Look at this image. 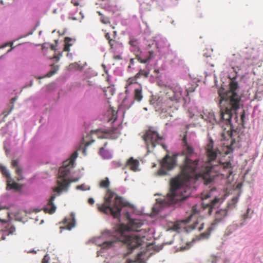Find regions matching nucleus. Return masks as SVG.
<instances>
[{
	"label": "nucleus",
	"instance_id": "nucleus-42",
	"mask_svg": "<svg viewBox=\"0 0 263 263\" xmlns=\"http://www.w3.org/2000/svg\"><path fill=\"white\" fill-rule=\"evenodd\" d=\"M88 202L89 204L92 205L94 203L95 201L93 198H89L88 200Z\"/></svg>",
	"mask_w": 263,
	"mask_h": 263
},
{
	"label": "nucleus",
	"instance_id": "nucleus-14",
	"mask_svg": "<svg viewBox=\"0 0 263 263\" xmlns=\"http://www.w3.org/2000/svg\"><path fill=\"white\" fill-rule=\"evenodd\" d=\"M205 151L207 157L209 161L215 160L217 156V154L219 153V151L214 148V141L210 138L208 143L205 146Z\"/></svg>",
	"mask_w": 263,
	"mask_h": 263
},
{
	"label": "nucleus",
	"instance_id": "nucleus-12",
	"mask_svg": "<svg viewBox=\"0 0 263 263\" xmlns=\"http://www.w3.org/2000/svg\"><path fill=\"white\" fill-rule=\"evenodd\" d=\"M161 165V168L158 171V174L159 175H166L167 173L166 171L164 170H170L174 167L175 165V158L167 155L163 159Z\"/></svg>",
	"mask_w": 263,
	"mask_h": 263
},
{
	"label": "nucleus",
	"instance_id": "nucleus-52",
	"mask_svg": "<svg viewBox=\"0 0 263 263\" xmlns=\"http://www.w3.org/2000/svg\"><path fill=\"white\" fill-rule=\"evenodd\" d=\"M7 45H11V46H12V43H8V44H6L5 46H3L2 48H3L4 47H5V46H6Z\"/></svg>",
	"mask_w": 263,
	"mask_h": 263
},
{
	"label": "nucleus",
	"instance_id": "nucleus-13",
	"mask_svg": "<svg viewBox=\"0 0 263 263\" xmlns=\"http://www.w3.org/2000/svg\"><path fill=\"white\" fill-rule=\"evenodd\" d=\"M166 98L171 101L178 102L182 97V89L179 86H175L166 94Z\"/></svg>",
	"mask_w": 263,
	"mask_h": 263
},
{
	"label": "nucleus",
	"instance_id": "nucleus-28",
	"mask_svg": "<svg viewBox=\"0 0 263 263\" xmlns=\"http://www.w3.org/2000/svg\"><path fill=\"white\" fill-rule=\"evenodd\" d=\"M22 172L23 170L21 167L19 166L15 168V173L17 175L16 179L18 181L22 180L23 179Z\"/></svg>",
	"mask_w": 263,
	"mask_h": 263
},
{
	"label": "nucleus",
	"instance_id": "nucleus-59",
	"mask_svg": "<svg viewBox=\"0 0 263 263\" xmlns=\"http://www.w3.org/2000/svg\"><path fill=\"white\" fill-rule=\"evenodd\" d=\"M114 33L115 34H116V31H114Z\"/></svg>",
	"mask_w": 263,
	"mask_h": 263
},
{
	"label": "nucleus",
	"instance_id": "nucleus-4",
	"mask_svg": "<svg viewBox=\"0 0 263 263\" xmlns=\"http://www.w3.org/2000/svg\"><path fill=\"white\" fill-rule=\"evenodd\" d=\"M115 195V193L108 190L104 198V202L98 206V210L106 214L111 215L114 218H118L120 216L122 209L127 206V203L118 195H116L112 202V199Z\"/></svg>",
	"mask_w": 263,
	"mask_h": 263
},
{
	"label": "nucleus",
	"instance_id": "nucleus-19",
	"mask_svg": "<svg viewBox=\"0 0 263 263\" xmlns=\"http://www.w3.org/2000/svg\"><path fill=\"white\" fill-rule=\"evenodd\" d=\"M4 235L8 236L13 235L15 232V228L11 223H8L3 230Z\"/></svg>",
	"mask_w": 263,
	"mask_h": 263
},
{
	"label": "nucleus",
	"instance_id": "nucleus-21",
	"mask_svg": "<svg viewBox=\"0 0 263 263\" xmlns=\"http://www.w3.org/2000/svg\"><path fill=\"white\" fill-rule=\"evenodd\" d=\"M149 74V71L148 70L140 69L136 75V78H138L139 79L141 77H143L144 78H148Z\"/></svg>",
	"mask_w": 263,
	"mask_h": 263
},
{
	"label": "nucleus",
	"instance_id": "nucleus-23",
	"mask_svg": "<svg viewBox=\"0 0 263 263\" xmlns=\"http://www.w3.org/2000/svg\"><path fill=\"white\" fill-rule=\"evenodd\" d=\"M230 138H232V132L230 133ZM231 144L227 146V150L225 152V154L226 155H228L229 154L232 153L233 151V145L235 143V141L234 139H231Z\"/></svg>",
	"mask_w": 263,
	"mask_h": 263
},
{
	"label": "nucleus",
	"instance_id": "nucleus-50",
	"mask_svg": "<svg viewBox=\"0 0 263 263\" xmlns=\"http://www.w3.org/2000/svg\"><path fill=\"white\" fill-rule=\"evenodd\" d=\"M16 100V98H13L12 99H11V103H13V102Z\"/></svg>",
	"mask_w": 263,
	"mask_h": 263
},
{
	"label": "nucleus",
	"instance_id": "nucleus-35",
	"mask_svg": "<svg viewBox=\"0 0 263 263\" xmlns=\"http://www.w3.org/2000/svg\"><path fill=\"white\" fill-rule=\"evenodd\" d=\"M245 111L244 110H243L242 112L241 113L240 115V124H243L244 121H245Z\"/></svg>",
	"mask_w": 263,
	"mask_h": 263
},
{
	"label": "nucleus",
	"instance_id": "nucleus-56",
	"mask_svg": "<svg viewBox=\"0 0 263 263\" xmlns=\"http://www.w3.org/2000/svg\"><path fill=\"white\" fill-rule=\"evenodd\" d=\"M185 92L187 93V95H188L189 92H188V91H187V90H185Z\"/></svg>",
	"mask_w": 263,
	"mask_h": 263
},
{
	"label": "nucleus",
	"instance_id": "nucleus-31",
	"mask_svg": "<svg viewBox=\"0 0 263 263\" xmlns=\"http://www.w3.org/2000/svg\"><path fill=\"white\" fill-rule=\"evenodd\" d=\"M58 69V67H54V69H52V70H50L45 76L42 77H39V78H38V79H42V78H46V77H50L53 74H54L55 73H56V72L57 71Z\"/></svg>",
	"mask_w": 263,
	"mask_h": 263
},
{
	"label": "nucleus",
	"instance_id": "nucleus-22",
	"mask_svg": "<svg viewBox=\"0 0 263 263\" xmlns=\"http://www.w3.org/2000/svg\"><path fill=\"white\" fill-rule=\"evenodd\" d=\"M167 42L164 39H160L156 43V46L158 49H162L167 46Z\"/></svg>",
	"mask_w": 263,
	"mask_h": 263
},
{
	"label": "nucleus",
	"instance_id": "nucleus-33",
	"mask_svg": "<svg viewBox=\"0 0 263 263\" xmlns=\"http://www.w3.org/2000/svg\"><path fill=\"white\" fill-rule=\"evenodd\" d=\"M199 206L197 204H195L193 206L192 208V215H195L199 213Z\"/></svg>",
	"mask_w": 263,
	"mask_h": 263
},
{
	"label": "nucleus",
	"instance_id": "nucleus-48",
	"mask_svg": "<svg viewBox=\"0 0 263 263\" xmlns=\"http://www.w3.org/2000/svg\"><path fill=\"white\" fill-rule=\"evenodd\" d=\"M107 233V232H104L102 234L101 236L100 237V238L104 239L105 237V235H106Z\"/></svg>",
	"mask_w": 263,
	"mask_h": 263
},
{
	"label": "nucleus",
	"instance_id": "nucleus-47",
	"mask_svg": "<svg viewBox=\"0 0 263 263\" xmlns=\"http://www.w3.org/2000/svg\"><path fill=\"white\" fill-rule=\"evenodd\" d=\"M12 108H13V106L11 107V108H10V109L9 110V111L8 112H6L5 111L4 112V114H5V116H7L11 111Z\"/></svg>",
	"mask_w": 263,
	"mask_h": 263
},
{
	"label": "nucleus",
	"instance_id": "nucleus-43",
	"mask_svg": "<svg viewBox=\"0 0 263 263\" xmlns=\"http://www.w3.org/2000/svg\"><path fill=\"white\" fill-rule=\"evenodd\" d=\"M217 260V258L215 256H211V261L212 263H215Z\"/></svg>",
	"mask_w": 263,
	"mask_h": 263
},
{
	"label": "nucleus",
	"instance_id": "nucleus-45",
	"mask_svg": "<svg viewBox=\"0 0 263 263\" xmlns=\"http://www.w3.org/2000/svg\"><path fill=\"white\" fill-rule=\"evenodd\" d=\"M71 40H71V39H70V38H69V37H65V42L66 43H69V42L70 41H71Z\"/></svg>",
	"mask_w": 263,
	"mask_h": 263
},
{
	"label": "nucleus",
	"instance_id": "nucleus-3",
	"mask_svg": "<svg viewBox=\"0 0 263 263\" xmlns=\"http://www.w3.org/2000/svg\"><path fill=\"white\" fill-rule=\"evenodd\" d=\"M143 225L142 222L139 219H130L127 225L121 224L118 229L120 236L119 241L126 244L128 249L132 253L133 250L142 245V237L135 233H130L129 231L139 232Z\"/></svg>",
	"mask_w": 263,
	"mask_h": 263
},
{
	"label": "nucleus",
	"instance_id": "nucleus-32",
	"mask_svg": "<svg viewBox=\"0 0 263 263\" xmlns=\"http://www.w3.org/2000/svg\"><path fill=\"white\" fill-rule=\"evenodd\" d=\"M99 15H101V21L102 23L104 24L110 23L109 19L107 17L103 16L100 13H99Z\"/></svg>",
	"mask_w": 263,
	"mask_h": 263
},
{
	"label": "nucleus",
	"instance_id": "nucleus-15",
	"mask_svg": "<svg viewBox=\"0 0 263 263\" xmlns=\"http://www.w3.org/2000/svg\"><path fill=\"white\" fill-rule=\"evenodd\" d=\"M200 116L203 119L210 123L212 125L216 123H219L218 120L216 119L214 114L213 111L203 112V114L201 115Z\"/></svg>",
	"mask_w": 263,
	"mask_h": 263
},
{
	"label": "nucleus",
	"instance_id": "nucleus-24",
	"mask_svg": "<svg viewBox=\"0 0 263 263\" xmlns=\"http://www.w3.org/2000/svg\"><path fill=\"white\" fill-rule=\"evenodd\" d=\"M114 243V241L104 240L101 243L98 244V245L101 246L103 249H107L111 247Z\"/></svg>",
	"mask_w": 263,
	"mask_h": 263
},
{
	"label": "nucleus",
	"instance_id": "nucleus-46",
	"mask_svg": "<svg viewBox=\"0 0 263 263\" xmlns=\"http://www.w3.org/2000/svg\"><path fill=\"white\" fill-rule=\"evenodd\" d=\"M134 59H131L130 60V64H129V65L128 66V67H129V68H130V67H131V65H132V64H134Z\"/></svg>",
	"mask_w": 263,
	"mask_h": 263
},
{
	"label": "nucleus",
	"instance_id": "nucleus-39",
	"mask_svg": "<svg viewBox=\"0 0 263 263\" xmlns=\"http://www.w3.org/2000/svg\"><path fill=\"white\" fill-rule=\"evenodd\" d=\"M49 260V257L48 256V255H45L43 259H42V263H48Z\"/></svg>",
	"mask_w": 263,
	"mask_h": 263
},
{
	"label": "nucleus",
	"instance_id": "nucleus-17",
	"mask_svg": "<svg viewBox=\"0 0 263 263\" xmlns=\"http://www.w3.org/2000/svg\"><path fill=\"white\" fill-rule=\"evenodd\" d=\"M139 165V162L138 160L134 159L133 157H130L127 161L126 165L131 170L136 172L138 169Z\"/></svg>",
	"mask_w": 263,
	"mask_h": 263
},
{
	"label": "nucleus",
	"instance_id": "nucleus-5",
	"mask_svg": "<svg viewBox=\"0 0 263 263\" xmlns=\"http://www.w3.org/2000/svg\"><path fill=\"white\" fill-rule=\"evenodd\" d=\"M238 88V83L234 81H231L230 83V89L228 91L223 95L219 93L220 97V103L221 104L224 101L228 102L232 108L239 109L241 98L236 92Z\"/></svg>",
	"mask_w": 263,
	"mask_h": 263
},
{
	"label": "nucleus",
	"instance_id": "nucleus-49",
	"mask_svg": "<svg viewBox=\"0 0 263 263\" xmlns=\"http://www.w3.org/2000/svg\"><path fill=\"white\" fill-rule=\"evenodd\" d=\"M50 48H51V50H55V46L53 45H51L50 46Z\"/></svg>",
	"mask_w": 263,
	"mask_h": 263
},
{
	"label": "nucleus",
	"instance_id": "nucleus-27",
	"mask_svg": "<svg viewBox=\"0 0 263 263\" xmlns=\"http://www.w3.org/2000/svg\"><path fill=\"white\" fill-rule=\"evenodd\" d=\"M232 159H230L229 160L224 162H222L221 161H219V163L224 169L232 168Z\"/></svg>",
	"mask_w": 263,
	"mask_h": 263
},
{
	"label": "nucleus",
	"instance_id": "nucleus-34",
	"mask_svg": "<svg viewBox=\"0 0 263 263\" xmlns=\"http://www.w3.org/2000/svg\"><path fill=\"white\" fill-rule=\"evenodd\" d=\"M76 189L77 190H82V191H85V190L89 189L88 187H87L84 184H82V185H78V186H77Z\"/></svg>",
	"mask_w": 263,
	"mask_h": 263
},
{
	"label": "nucleus",
	"instance_id": "nucleus-53",
	"mask_svg": "<svg viewBox=\"0 0 263 263\" xmlns=\"http://www.w3.org/2000/svg\"><path fill=\"white\" fill-rule=\"evenodd\" d=\"M232 171H230V172H229V175H231L232 174Z\"/></svg>",
	"mask_w": 263,
	"mask_h": 263
},
{
	"label": "nucleus",
	"instance_id": "nucleus-2",
	"mask_svg": "<svg viewBox=\"0 0 263 263\" xmlns=\"http://www.w3.org/2000/svg\"><path fill=\"white\" fill-rule=\"evenodd\" d=\"M77 157L78 153L74 152L69 159L63 162V166L60 167L57 181V186L53 188V191L54 193L51 196L46 206L44 209L45 212L49 214L54 213L56 210V206L53 201L56 197L59 196L62 192L67 191L71 182H77L79 180V178L69 179L68 177L70 170L73 167L74 161Z\"/></svg>",
	"mask_w": 263,
	"mask_h": 263
},
{
	"label": "nucleus",
	"instance_id": "nucleus-25",
	"mask_svg": "<svg viewBox=\"0 0 263 263\" xmlns=\"http://www.w3.org/2000/svg\"><path fill=\"white\" fill-rule=\"evenodd\" d=\"M138 79V78H136V75L134 77L129 78L126 81V86H128L134 84H137V80Z\"/></svg>",
	"mask_w": 263,
	"mask_h": 263
},
{
	"label": "nucleus",
	"instance_id": "nucleus-18",
	"mask_svg": "<svg viewBox=\"0 0 263 263\" xmlns=\"http://www.w3.org/2000/svg\"><path fill=\"white\" fill-rule=\"evenodd\" d=\"M134 99L140 102L143 98L142 94V87L141 84L138 88L135 89L134 91Z\"/></svg>",
	"mask_w": 263,
	"mask_h": 263
},
{
	"label": "nucleus",
	"instance_id": "nucleus-6",
	"mask_svg": "<svg viewBox=\"0 0 263 263\" xmlns=\"http://www.w3.org/2000/svg\"><path fill=\"white\" fill-rule=\"evenodd\" d=\"M144 140L147 146L148 152H151L157 145L160 144L163 148L165 146L163 144V138L153 127L149 128L144 135Z\"/></svg>",
	"mask_w": 263,
	"mask_h": 263
},
{
	"label": "nucleus",
	"instance_id": "nucleus-10",
	"mask_svg": "<svg viewBox=\"0 0 263 263\" xmlns=\"http://www.w3.org/2000/svg\"><path fill=\"white\" fill-rule=\"evenodd\" d=\"M211 197V192L202 194L201 199L202 200V205L203 209H208V214L211 215L213 209L218 208L221 203L220 199L218 197H215L209 202L206 200Z\"/></svg>",
	"mask_w": 263,
	"mask_h": 263
},
{
	"label": "nucleus",
	"instance_id": "nucleus-1",
	"mask_svg": "<svg viewBox=\"0 0 263 263\" xmlns=\"http://www.w3.org/2000/svg\"><path fill=\"white\" fill-rule=\"evenodd\" d=\"M182 154L185 157L183 164L181 166L180 175L171 181L170 191L164 200L168 205L184 200L189 197V194H186L183 185L190 180H196L201 177L205 181L206 184L212 181L210 175V167L205 166L203 172L198 170L199 164V159L197 158V154L195 152L194 148L187 143L186 136L182 139Z\"/></svg>",
	"mask_w": 263,
	"mask_h": 263
},
{
	"label": "nucleus",
	"instance_id": "nucleus-20",
	"mask_svg": "<svg viewBox=\"0 0 263 263\" xmlns=\"http://www.w3.org/2000/svg\"><path fill=\"white\" fill-rule=\"evenodd\" d=\"M99 154L104 159H108L112 157L111 153L109 151L105 149L104 147H102L100 148Z\"/></svg>",
	"mask_w": 263,
	"mask_h": 263
},
{
	"label": "nucleus",
	"instance_id": "nucleus-58",
	"mask_svg": "<svg viewBox=\"0 0 263 263\" xmlns=\"http://www.w3.org/2000/svg\"><path fill=\"white\" fill-rule=\"evenodd\" d=\"M106 144H107V143H105V144H104V146H105L106 145Z\"/></svg>",
	"mask_w": 263,
	"mask_h": 263
},
{
	"label": "nucleus",
	"instance_id": "nucleus-16",
	"mask_svg": "<svg viewBox=\"0 0 263 263\" xmlns=\"http://www.w3.org/2000/svg\"><path fill=\"white\" fill-rule=\"evenodd\" d=\"M63 223L65 224V226L63 227H60L61 233L62 232L63 229L70 230L72 228H73L75 226V220L74 218L72 217L68 218H65L63 220Z\"/></svg>",
	"mask_w": 263,
	"mask_h": 263
},
{
	"label": "nucleus",
	"instance_id": "nucleus-57",
	"mask_svg": "<svg viewBox=\"0 0 263 263\" xmlns=\"http://www.w3.org/2000/svg\"><path fill=\"white\" fill-rule=\"evenodd\" d=\"M3 208H1V206H0V210L3 209Z\"/></svg>",
	"mask_w": 263,
	"mask_h": 263
},
{
	"label": "nucleus",
	"instance_id": "nucleus-38",
	"mask_svg": "<svg viewBox=\"0 0 263 263\" xmlns=\"http://www.w3.org/2000/svg\"><path fill=\"white\" fill-rule=\"evenodd\" d=\"M108 42L110 47V48L113 49L114 43H115L116 42V41L115 40L111 39Z\"/></svg>",
	"mask_w": 263,
	"mask_h": 263
},
{
	"label": "nucleus",
	"instance_id": "nucleus-51",
	"mask_svg": "<svg viewBox=\"0 0 263 263\" xmlns=\"http://www.w3.org/2000/svg\"><path fill=\"white\" fill-rule=\"evenodd\" d=\"M234 120L236 121V122H238V117H237V116H235Z\"/></svg>",
	"mask_w": 263,
	"mask_h": 263
},
{
	"label": "nucleus",
	"instance_id": "nucleus-55",
	"mask_svg": "<svg viewBox=\"0 0 263 263\" xmlns=\"http://www.w3.org/2000/svg\"><path fill=\"white\" fill-rule=\"evenodd\" d=\"M202 228H203L202 227H200V228H199V230L200 231V230H201L202 229Z\"/></svg>",
	"mask_w": 263,
	"mask_h": 263
},
{
	"label": "nucleus",
	"instance_id": "nucleus-26",
	"mask_svg": "<svg viewBox=\"0 0 263 263\" xmlns=\"http://www.w3.org/2000/svg\"><path fill=\"white\" fill-rule=\"evenodd\" d=\"M8 186H9L10 189H15L16 190H20L22 187V186L17 183L15 182L10 183V181H8Z\"/></svg>",
	"mask_w": 263,
	"mask_h": 263
},
{
	"label": "nucleus",
	"instance_id": "nucleus-60",
	"mask_svg": "<svg viewBox=\"0 0 263 263\" xmlns=\"http://www.w3.org/2000/svg\"><path fill=\"white\" fill-rule=\"evenodd\" d=\"M0 221H1V219H0Z\"/></svg>",
	"mask_w": 263,
	"mask_h": 263
},
{
	"label": "nucleus",
	"instance_id": "nucleus-9",
	"mask_svg": "<svg viewBox=\"0 0 263 263\" xmlns=\"http://www.w3.org/2000/svg\"><path fill=\"white\" fill-rule=\"evenodd\" d=\"M228 215V210L227 209H220L216 212L214 215V219L212 222L211 226L208 228L207 231L201 234V236L204 238H208L215 227L220 222L223 221Z\"/></svg>",
	"mask_w": 263,
	"mask_h": 263
},
{
	"label": "nucleus",
	"instance_id": "nucleus-30",
	"mask_svg": "<svg viewBox=\"0 0 263 263\" xmlns=\"http://www.w3.org/2000/svg\"><path fill=\"white\" fill-rule=\"evenodd\" d=\"M0 171L1 172L2 174L7 178H10L11 177L10 174L6 167L4 166H0Z\"/></svg>",
	"mask_w": 263,
	"mask_h": 263
},
{
	"label": "nucleus",
	"instance_id": "nucleus-7",
	"mask_svg": "<svg viewBox=\"0 0 263 263\" xmlns=\"http://www.w3.org/2000/svg\"><path fill=\"white\" fill-rule=\"evenodd\" d=\"M91 135H95L98 138H105L115 139L120 135L118 129L112 128L108 130L101 131L100 130L96 131H91V134L88 135L85 138H83V143L85 146H88L94 142V140L88 141L87 139L91 138Z\"/></svg>",
	"mask_w": 263,
	"mask_h": 263
},
{
	"label": "nucleus",
	"instance_id": "nucleus-8",
	"mask_svg": "<svg viewBox=\"0 0 263 263\" xmlns=\"http://www.w3.org/2000/svg\"><path fill=\"white\" fill-rule=\"evenodd\" d=\"M219 104L221 108L220 118L218 120V124H220L223 122L227 125H230V128H231V120L233 116L232 111H234L236 114V111L237 109L232 108L228 102L224 101L221 104L220 103Z\"/></svg>",
	"mask_w": 263,
	"mask_h": 263
},
{
	"label": "nucleus",
	"instance_id": "nucleus-41",
	"mask_svg": "<svg viewBox=\"0 0 263 263\" xmlns=\"http://www.w3.org/2000/svg\"><path fill=\"white\" fill-rule=\"evenodd\" d=\"M70 46H71V44L69 43H66L64 48V50L65 51H69Z\"/></svg>",
	"mask_w": 263,
	"mask_h": 263
},
{
	"label": "nucleus",
	"instance_id": "nucleus-36",
	"mask_svg": "<svg viewBox=\"0 0 263 263\" xmlns=\"http://www.w3.org/2000/svg\"><path fill=\"white\" fill-rule=\"evenodd\" d=\"M11 165L13 168H16L19 167L18 166V161L17 160H13L12 161Z\"/></svg>",
	"mask_w": 263,
	"mask_h": 263
},
{
	"label": "nucleus",
	"instance_id": "nucleus-29",
	"mask_svg": "<svg viewBox=\"0 0 263 263\" xmlns=\"http://www.w3.org/2000/svg\"><path fill=\"white\" fill-rule=\"evenodd\" d=\"M109 181L108 178H105V179L101 180L100 182V186L102 188H108L109 186Z\"/></svg>",
	"mask_w": 263,
	"mask_h": 263
},
{
	"label": "nucleus",
	"instance_id": "nucleus-37",
	"mask_svg": "<svg viewBox=\"0 0 263 263\" xmlns=\"http://www.w3.org/2000/svg\"><path fill=\"white\" fill-rule=\"evenodd\" d=\"M172 229L174 231H179V230H180V228L179 224H174L173 226Z\"/></svg>",
	"mask_w": 263,
	"mask_h": 263
},
{
	"label": "nucleus",
	"instance_id": "nucleus-40",
	"mask_svg": "<svg viewBox=\"0 0 263 263\" xmlns=\"http://www.w3.org/2000/svg\"><path fill=\"white\" fill-rule=\"evenodd\" d=\"M82 0H71V3L76 6H78L80 4V2Z\"/></svg>",
	"mask_w": 263,
	"mask_h": 263
},
{
	"label": "nucleus",
	"instance_id": "nucleus-44",
	"mask_svg": "<svg viewBox=\"0 0 263 263\" xmlns=\"http://www.w3.org/2000/svg\"><path fill=\"white\" fill-rule=\"evenodd\" d=\"M105 39L108 40V42L111 40V39L110 38V34L109 33H106L105 35Z\"/></svg>",
	"mask_w": 263,
	"mask_h": 263
},
{
	"label": "nucleus",
	"instance_id": "nucleus-11",
	"mask_svg": "<svg viewBox=\"0 0 263 263\" xmlns=\"http://www.w3.org/2000/svg\"><path fill=\"white\" fill-rule=\"evenodd\" d=\"M129 44L133 48L132 50L136 52V55L138 60L141 63H146L148 62L153 56L154 52L153 51H149V56L145 59H143L139 54L140 53L139 49V42L138 40L134 37H130L128 42Z\"/></svg>",
	"mask_w": 263,
	"mask_h": 263
},
{
	"label": "nucleus",
	"instance_id": "nucleus-54",
	"mask_svg": "<svg viewBox=\"0 0 263 263\" xmlns=\"http://www.w3.org/2000/svg\"><path fill=\"white\" fill-rule=\"evenodd\" d=\"M156 208H157V205H156L155 207H154V208H153L154 210H155V209H156Z\"/></svg>",
	"mask_w": 263,
	"mask_h": 263
}]
</instances>
